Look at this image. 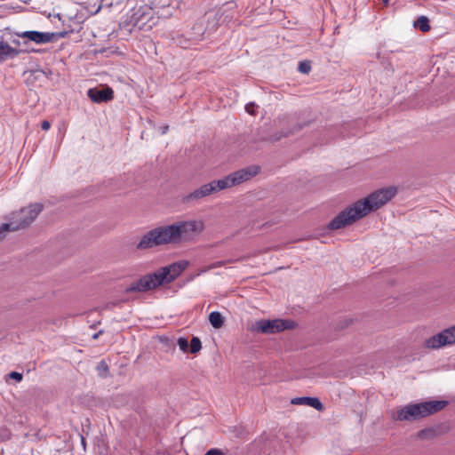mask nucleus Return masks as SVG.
Wrapping results in <instances>:
<instances>
[{
	"mask_svg": "<svg viewBox=\"0 0 455 455\" xmlns=\"http://www.w3.org/2000/svg\"><path fill=\"white\" fill-rule=\"evenodd\" d=\"M205 228L202 220H188L170 225L156 227L146 232L136 244V249L145 251L169 244H180L190 241L193 235H199Z\"/></svg>",
	"mask_w": 455,
	"mask_h": 455,
	"instance_id": "1",
	"label": "nucleus"
},
{
	"mask_svg": "<svg viewBox=\"0 0 455 455\" xmlns=\"http://www.w3.org/2000/svg\"><path fill=\"white\" fill-rule=\"evenodd\" d=\"M398 193L396 186H389L376 189L367 196L361 198L341 211L328 224L330 230H338L348 227L366 217L371 212L388 204Z\"/></svg>",
	"mask_w": 455,
	"mask_h": 455,
	"instance_id": "2",
	"label": "nucleus"
},
{
	"mask_svg": "<svg viewBox=\"0 0 455 455\" xmlns=\"http://www.w3.org/2000/svg\"><path fill=\"white\" fill-rule=\"evenodd\" d=\"M188 260H180L160 267L152 274L146 275L131 283L126 292H142L154 290L163 284L171 283L188 267Z\"/></svg>",
	"mask_w": 455,
	"mask_h": 455,
	"instance_id": "3",
	"label": "nucleus"
},
{
	"mask_svg": "<svg viewBox=\"0 0 455 455\" xmlns=\"http://www.w3.org/2000/svg\"><path fill=\"white\" fill-rule=\"evenodd\" d=\"M447 405L445 401H428L409 403L398 408L393 419L398 421H414L442 411Z\"/></svg>",
	"mask_w": 455,
	"mask_h": 455,
	"instance_id": "4",
	"label": "nucleus"
},
{
	"mask_svg": "<svg viewBox=\"0 0 455 455\" xmlns=\"http://www.w3.org/2000/svg\"><path fill=\"white\" fill-rule=\"evenodd\" d=\"M43 205L40 204H30L19 212H12L6 220L8 222L2 224L4 230L17 231L28 227L42 212Z\"/></svg>",
	"mask_w": 455,
	"mask_h": 455,
	"instance_id": "5",
	"label": "nucleus"
},
{
	"mask_svg": "<svg viewBox=\"0 0 455 455\" xmlns=\"http://www.w3.org/2000/svg\"><path fill=\"white\" fill-rule=\"evenodd\" d=\"M256 175V166L251 165L236 172H234L228 176L220 179L221 186L224 189L238 186L252 179Z\"/></svg>",
	"mask_w": 455,
	"mask_h": 455,
	"instance_id": "6",
	"label": "nucleus"
},
{
	"mask_svg": "<svg viewBox=\"0 0 455 455\" xmlns=\"http://www.w3.org/2000/svg\"><path fill=\"white\" fill-rule=\"evenodd\" d=\"M221 190H223V188L221 186L220 180H212L209 183L202 185L197 189L184 196L182 197V202L184 204L198 203L203 198Z\"/></svg>",
	"mask_w": 455,
	"mask_h": 455,
	"instance_id": "7",
	"label": "nucleus"
},
{
	"mask_svg": "<svg viewBox=\"0 0 455 455\" xmlns=\"http://www.w3.org/2000/svg\"><path fill=\"white\" fill-rule=\"evenodd\" d=\"M452 344H455V325L427 339L424 341V347L427 349H439Z\"/></svg>",
	"mask_w": 455,
	"mask_h": 455,
	"instance_id": "8",
	"label": "nucleus"
},
{
	"mask_svg": "<svg viewBox=\"0 0 455 455\" xmlns=\"http://www.w3.org/2000/svg\"><path fill=\"white\" fill-rule=\"evenodd\" d=\"M294 327L295 323L291 320L273 319L258 322V330L264 333H276L285 330H291Z\"/></svg>",
	"mask_w": 455,
	"mask_h": 455,
	"instance_id": "9",
	"label": "nucleus"
},
{
	"mask_svg": "<svg viewBox=\"0 0 455 455\" xmlns=\"http://www.w3.org/2000/svg\"><path fill=\"white\" fill-rule=\"evenodd\" d=\"M63 34L49 33V32H39V31H25L20 36L28 38L36 44H46L52 42L59 37H62Z\"/></svg>",
	"mask_w": 455,
	"mask_h": 455,
	"instance_id": "10",
	"label": "nucleus"
},
{
	"mask_svg": "<svg viewBox=\"0 0 455 455\" xmlns=\"http://www.w3.org/2000/svg\"><path fill=\"white\" fill-rule=\"evenodd\" d=\"M88 97L95 103L108 102L114 98V92L110 87L91 88L87 92Z\"/></svg>",
	"mask_w": 455,
	"mask_h": 455,
	"instance_id": "11",
	"label": "nucleus"
},
{
	"mask_svg": "<svg viewBox=\"0 0 455 455\" xmlns=\"http://www.w3.org/2000/svg\"><path fill=\"white\" fill-rule=\"evenodd\" d=\"M152 9L148 5L140 6L136 9L132 16V21L134 26L139 28L143 27L146 22L151 18Z\"/></svg>",
	"mask_w": 455,
	"mask_h": 455,
	"instance_id": "12",
	"label": "nucleus"
},
{
	"mask_svg": "<svg viewBox=\"0 0 455 455\" xmlns=\"http://www.w3.org/2000/svg\"><path fill=\"white\" fill-rule=\"evenodd\" d=\"M291 403L294 405H305L315 408V410L322 411L323 405L318 398L315 397H295L291 400Z\"/></svg>",
	"mask_w": 455,
	"mask_h": 455,
	"instance_id": "13",
	"label": "nucleus"
},
{
	"mask_svg": "<svg viewBox=\"0 0 455 455\" xmlns=\"http://www.w3.org/2000/svg\"><path fill=\"white\" fill-rule=\"evenodd\" d=\"M19 54V51L11 47L7 43L0 41V61L8 58H13Z\"/></svg>",
	"mask_w": 455,
	"mask_h": 455,
	"instance_id": "14",
	"label": "nucleus"
},
{
	"mask_svg": "<svg viewBox=\"0 0 455 455\" xmlns=\"http://www.w3.org/2000/svg\"><path fill=\"white\" fill-rule=\"evenodd\" d=\"M209 322L214 329H220L224 325L225 318L218 311H212L209 315Z\"/></svg>",
	"mask_w": 455,
	"mask_h": 455,
	"instance_id": "15",
	"label": "nucleus"
},
{
	"mask_svg": "<svg viewBox=\"0 0 455 455\" xmlns=\"http://www.w3.org/2000/svg\"><path fill=\"white\" fill-rule=\"evenodd\" d=\"M286 124L289 127H288L287 131L283 133V136H287V135L293 133L294 132L299 131V129L302 128L301 125L295 124L294 118L292 116L288 118Z\"/></svg>",
	"mask_w": 455,
	"mask_h": 455,
	"instance_id": "16",
	"label": "nucleus"
},
{
	"mask_svg": "<svg viewBox=\"0 0 455 455\" xmlns=\"http://www.w3.org/2000/svg\"><path fill=\"white\" fill-rule=\"evenodd\" d=\"M415 27L419 28L421 31H428L430 29V26L428 24L427 18L421 16L415 22Z\"/></svg>",
	"mask_w": 455,
	"mask_h": 455,
	"instance_id": "17",
	"label": "nucleus"
},
{
	"mask_svg": "<svg viewBox=\"0 0 455 455\" xmlns=\"http://www.w3.org/2000/svg\"><path fill=\"white\" fill-rule=\"evenodd\" d=\"M201 348H202V343H201V340L199 339V338L193 337L191 339V342L189 344L190 353L196 354L197 352H199L201 350Z\"/></svg>",
	"mask_w": 455,
	"mask_h": 455,
	"instance_id": "18",
	"label": "nucleus"
},
{
	"mask_svg": "<svg viewBox=\"0 0 455 455\" xmlns=\"http://www.w3.org/2000/svg\"><path fill=\"white\" fill-rule=\"evenodd\" d=\"M97 371L100 377H106L108 373V366L105 361H100L97 365Z\"/></svg>",
	"mask_w": 455,
	"mask_h": 455,
	"instance_id": "19",
	"label": "nucleus"
},
{
	"mask_svg": "<svg viewBox=\"0 0 455 455\" xmlns=\"http://www.w3.org/2000/svg\"><path fill=\"white\" fill-rule=\"evenodd\" d=\"M177 344L182 352L186 353L188 351L189 343L186 338H179Z\"/></svg>",
	"mask_w": 455,
	"mask_h": 455,
	"instance_id": "20",
	"label": "nucleus"
},
{
	"mask_svg": "<svg viewBox=\"0 0 455 455\" xmlns=\"http://www.w3.org/2000/svg\"><path fill=\"white\" fill-rule=\"evenodd\" d=\"M298 69L302 74L309 73V71L311 70L310 62L309 61L299 62Z\"/></svg>",
	"mask_w": 455,
	"mask_h": 455,
	"instance_id": "21",
	"label": "nucleus"
},
{
	"mask_svg": "<svg viewBox=\"0 0 455 455\" xmlns=\"http://www.w3.org/2000/svg\"><path fill=\"white\" fill-rule=\"evenodd\" d=\"M226 264V261H216L206 267L204 269H203L201 272H207L209 270H212L213 268L220 267Z\"/></svg>",
	"mask_w": 455,
	"mask_h": 455,
	"instance_id": "22",
	"label": "nucleus"
},
{
	"mask_svg": "<svg viewBox=\"0 0 455 455\" xmlns=\"http://www.w3.org/2000/svg\"><path fill=\"white\" fill-rule=\"evenodd\" d=\"M204 455H226V453L220 449L212 448L210 449Z\"/></svg>",
	"mask_w": 455,
	"mask_h": 455,
	"instance_id": "23",
	"label": "nucleus"
},
{
	"mask_svg": "<svg viewBox=\"0 0 455 455\" xmlns=\"http://www.w3.org/2000/svg\"><path fill=\"white\" fill-rule=\"evenodd\" d=\"M11 379H15L16 381L20 382L23 379V375L20 372H17V371H12L11 373H9L8 375Z\"/></svg>",
	"mask_w": 455,
	"mask_h": 455,
	"instance_id": "24",
	"label": "nucleus"
},
{
	"mask_svg": "<svg viewBox=\"0 0 455 455\" xmlns=\"http://www.w3.org/2000/svg\"><path fill=\"white\" fill-rule=\"evenodd\" d=\"M245 110L250 114V115H254L255 113V105L253 102H251V103H248L246 106H245Z\"/></svg>",
	"mask_w": 455,
	"mask_h": 455,
	"instance_id": "25",
	"label": "nucleus"
},
{
	"mask_svg": "<svg viewBox=\"0 0 455 455\" xmlns=\"http://www.w3.org/2000/svg\"><path fill=\"white\" fill-rule=\"evenodd\" d=\"M264 1V6H265V9L262 11V12H267V11H269L271 9V4L273 3V0H263Z\"/></svg>",
	"mask_w": 455,
	"mask_h": 455,
	"instance_id": "26",
	"label": "nucleus"
},
{
	"mask_svg": "<svg viewBox=\"0 0 455 455\" xmlns=\"http://www.w3.org/2000/svg\"><path fill=\"white\" fill-rule=\"evenodd\" d=\"M41 127H42L43 130L47 131V130L50 129L51 124H50L49 121L44 120V121L42 122Z\"/></svg>",
	"mask_w": 455,
	"mask_h": 455,
	"instance_id": "27",
	"label": "nucleus"
},
{
	"mask_svg": "<svg viewBox=\"0 0 455 455\" xmlns=\"http://www.w3.org/2000/svg\"><path fill=\"white\" fill-rule=\"evenodd\" d=\"M7 232H10V230H4V229L2 228V225H1V226H0V240H2V239L4 237V235H5V234H6Z\"/></svg>",
	"mask_w": 455,
	"mask_h": 455,
	"instance_id": "28",
	"label": "nucleus"
},
{
	"mask_svg": "<svg viewBox=\"0 0 455 455\" xmlns=\"http://www.w3.org/2000/svg\"><path fill=\"white\" fill-rule=\"evenodd\" d=\"M247 331H250L252 334H254V331H255L254 324L253 323L248 324Z\"/></svg>",
	"mask_w": 455,
	"mask_h": 455,
	"instance_id": "29",
	"label": "nucleus"
},
{
	"mask_svg": "<svg viewBox=\"0 0 455 455\" xmlns=\"http://www.w3.org/2000/svg\"><path fill=\"white\" fill-rule=\"evenodd\" d=\"M160 129H161V133L162 134H165L168 132V130H169V126L168 125H164V126L161 127Z\"/></svg>",
	"mask_w": 455,
	"mask_h": 455,
	"instance_id": "30",
	"label": "nucleus"
},
{
	"mask_svg": "<svg viewBox=\"0 0 455 455\" xmlns=\"http://www.w3.org/2000/svg\"><path fill=\"white\" fill-rule=\"evenodd\" d=\"M100 333H101V331H100V332H98V333H95V334L92 336V338H93V339H98Z\"/></svg>",
	"mask_w": 455,
	"mask_h": 455,
	"instance_id": "31",
	"label": "nucleus"
},
{
	"mask_svg": "<svg viewBox=\"0 0 455 455\" xmlns=\"http://www.w3.org/2000/svg\"><path fill=\"white\" fill-rule=\"evenodd\" d=\"M82 444L84 445V439L82 437Z\"/></svg>",
	"mask_w": 455,
	"mask_h": 455,
	"instance_id": "32",
	"label": "nucleus"
}]
</instances>
